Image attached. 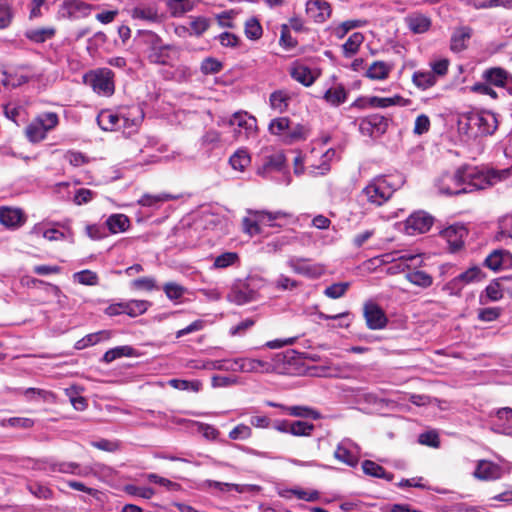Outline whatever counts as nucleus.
<instances>
[{
	"mask_svg": "<svg viewBox=\"0 0 512 512\" xmlns=\"http://www.w3.org/2000/svg\"><path fill=\"white\" fill-rule=\"evenodd\" d=\"M471 36L472 29L470 27L464 26L455 29L451 36L450 49L456 53L465 50L467 48V42L470 40Z\"/></svg>",
	"mask_w": 512,
	"mask_h": 512,
	"instance_id": "b1692460",
	"label": "nucleus"
},
{
	"mask_svg": "<svg viewBox=\"0 0 512 512\" xmlns=\"http://www.w3.org/2000/svg\"><path fill=\"white\" fill-rule=\"evenodd\" d=\"M73 277L75 281L83 285L93 286L98 284V276L91 270L76 272Z\"/></svg>",
	"mask_w": 512,
	"mask_h": 512,
	"instance_id": "774afa93",
	"label": "nucleus"
},
{
	"mask_svg": "<svg viewBox=\"0 0 512 512\" xmlns=\"http://www.w3.org/2000/svg\"><path fill=\"white\" fill-rule=\"evenodd\" d=\"M263 34L262 26L255 17L249 18L245 22V35L250 40H258Z\"/></svg>",
	"mask_w": 512,
	"mask_h": 512,
	"instance_id": "6e6d98bb",
	"label": "nucleus"
},
{
	"mask_svg": "<svg viewBox=\"0 0 512 512\" xmlns=\"http://www.w3.org/2000/svg\"><path fill=\"white\" fill-rule=\"evenodd\" d=\"M174 199V197L167 193L157 195L145 194L139 200L138 204L145 207H158L160 203Z\"/></svg>",
	"mask_w": 512,
	"mask_h": 512,
	"instance_id": "864d4df0",
	"label": "nucleus"
},
{
	"mask_svg": "<svg viewBox=\"0 0 512 512\" xmlns=\"http://www.w3.org/2000/svg\"><path fill=\"white\" fill-rule=\"evenodd\" d=\"M362 470L368 476L385 479L388 482L394 479L392 473L387 472L381 465L372 460H364L362 462Z\"/></svg>",
	"mask_w": 512,
	"mask_h": 512,
	"instance_id": "72a5a7b5",
	"label": "nucleus"
},
{
	"mask_svg": "<svg viewBox=\"0 0 512 512\" xmlns=\"http://www.w3.org/2000/svg\"><path fill=\"white\" fill-rule=\"evenodd\" d=\"M59 123V117L54 112H47L37 116L25 130L26 137L32 143L44 140L47 133L53 130Z\"/></svg>",
	"mask_w": 512,
	"mask_h": 512,
	"instance_id": "423d86ee",
	"label": "nucleus"
},
{
	"mask_svg": "<svg viewBox=\"0 0 512 512\" xmlns=\"http://www.w3.org/2000/svg\"><path fill=\"white\" fill-rule=\"evenodd\" d=\"M273 287L278 291H292L299 287L300 283L288 277L287 275L280 274L273 282Z\"/></svg>",
	"mask_w": 512,
	"mask_h": 512,
	"instance_id": "5fc2aeb1",
	"label": "nucleus"
},
{
	"mask_svg": "<svg viewBox=\"0 0 512 512\" xmlns=\"http://www.w3.org/2000/svg\"><path fill=\"white\" fill-rule=\"evenodd\" d=\"M463 178V189L465 193L485 189L499 182L508 174L507 170L497 171L494 169L484 170L478 167H461Z\"/></svg>",
	"mask_w": 512,
	"mask_h": 512,
	"instance_id": "7ed1b4c3",
	"label": "nucleus"
},
{
	"mask_svg": "<svg viewBox=\"0 0 512 512\" xmlns=\"http://www.w3.org/2000/svg\"><path fill=\"white\" fill-rule=\"evenodd\" d=\"M261 278L249 276L245 279H237L227 294V300L236 305H244L256 300L261 285Z\"/></svg>",
	"mask_w": 512,
	"mask_h": 512,
	"instance_id": "39448f33",
	"label": "nucleus"
},
{
	"mask_svg": "<svg viewBox=\"0 0 512 512\" xmlns=\"http://www.w3.org/2000/svg\"><path fill=\"white\" fill-rule=\"evenodd\" d=\"M133 19L145 20L148 22H158L160 20L158 10L155 5H139L131 10Z\"/></svg>",
	"mask_w": 512,
	"mask_h": 512,
	"instance_id": "c756f323",
	"label": "nucleus"
},
{
	"mask_svg": "<svg viewBox=\"0 0 512 512\" xmlns=\"http://www.w3.org/2000/svg\"><path fill=\"white\" fill-rule=\"evenodd\" d=\"M331 6L324 0H308L306 14L316 23H323L331 16Z\"/></svg>",
	"mask_w": 512,
	"mask_h": 512,
	"instance_id": "aec40b11",
	"label": "nucleus"
},
{
	"mask_svg": "<svg viewBox=\"0 0 512 512\" xmlns=\"http://www.w3.org/2000/svg\"><path fill=\"white\" fill-rule=\"evenodd\" d=\"M55 34L56 30L54 27H40L28 29L24 35L31 42L40 44L52 39Z\"/></svg>",
	"mask_w": 512,
	"mask_h": 512,
	"instance_id": "e433bc0d",
	"label": "nucleus"
},
{
	"mask_svg": "<svg viewBox=\"0 0 512 512\" xmlns=\"http://www.w3.org/2000/svg\"><path fill=\"white\" fill-rule=\"evenodd\" d=\"M270 364L266 361L253 358L233 359V372L259 373L268 371Z\"/></svg>",
	"mask_w": 512,
	"mask_h": 512,
	"instance_id": "412c9836",
	"label": "nucleus"
},
{
	"mask_svg": "<svg viewBox=\"0 0 512 512\" xmlns=\"http://www.w3.org/2000/svg\"><path fill=\"white\" fill-rule=\"evenodd\" d=\"M236 140H248L257 136V120L245 111L235 112L228 120Z\"/></svg>",
	"mask_w": 512,
	"mask_h": 512,
	"instance_id": "0eeeda50",
	"label": "nucleus"
},
{
	"mask_svg": "<svg viewBox=\"0 0 512 512\" xmlns=\"http://www.w3.org/2000/svg\"><path fill=\"white\" fill-rule=\"evenodd\" d=\"M164 293L166 294L167 298L176 301L180 298H182L185 293L187 292V289L175 282H167L162 287Z\"/></svg>",
	"mask_w": 512,
	"mask_h": 512,
	"instance_id": "13d9d810",
	"label": "nucleus"
},
{
	"mask_svg": "<svg viewBox=\"0 0 512 512\" xmlns=\"http://www.w3.org/2000/svg\"><path fill=\"white\" fill-rule=\"evenodd\" d=\"M467 231L462 225H451L441 231V237L449 244L451 251H457L464 245Z\"/></svg>",
	"mask_w": 512,
	"mask_h": 512,
	"instance_id": "5701e85b",
	"label": "nucleus"
},
{
	"mask_svg": "<svg viewBox=\"0 0 512 512\" xmlns=\"http://www.w3.org/2000/svg\"><path fill=\"white\" fill-rule=\"evenodd\" d=\"M410 100L405 99L400 95H394L393 97H370V106L372 108H387L390 106H407Z\"/></svg>",
	"mask_w": 512,
	"mask_h": 512,
	"instance_id": "473e14b6",
	"label": "nucleus"
},
{
	"mask_svg": "<svg viewBox=\"0 0 512 512\" xmlns=\"http://www.w3.org/2000/svg\"><path fill=\"white\" fill-rule=\"evenodd\" d=\"M27 488L31 494L39 499H50L52 497L51 489L41 483L29 482Z\"/></svg>",
	"mask_w": 512,
	"mask_h": 512,
	"instance_id": "338daca9",
	"label": "nucleus"
},
{
	"mask_svg": "<svg viewBox=\"0 0 512 512\" xmlns=\"http://www.w3.org/2000/svg\"><path fill=\"white\" fill-rule=\"evenodd\" d=\"M336 155V151L334 149H328L322 155V161L319 165L311 164L309 165V173L313 176L325 175L330 170V161Z\"/></svg>",
	"mask_w": 512,
	"mask_h": 512,
	"instance_id": "a18cd8bd",
	"label": "nucleus"
},
{
	"mask_svg": "<svg viewBox=\"0 0 512 512\" xmlns=\"http://www.w3.org/2000/svg\"><path fill=\"white\" fill-rule=\"evenodd\" d=\"M499 125L496 114L487 110H473L461 115L458 129L468 138L491 136Z\"/></svg>",
	"mask_w": 512,
	"mask_h": 512,
	"instance_id": "f257e3e1",
	"label": "nucleus"
},
{
	"mask_svg": "<svg viewBox=\"0 0 512 512\" xmlns=\"http://www.w3.org/2000/svg\"><path fill=\"white\" fill-rule=\"evenodd\" d=\"M366 24V21L362 20H348L344 21L341 24L337 25L333 28V34L339 38L342 39L345 37V35L352 29L362 27Z\"/></svg>",
	"mask_w": 512,
	"mask_h": 512,
	"instance_id": "4d7b16f0",
	"label": "nucleus"
},
{
	"mask_svg": "<svg viewBox=\"0 0 512 512\" xmlns=\"http://www.w3.org/2000/svg\"><path fill=\"white\" fill-rule=\"evenodd\" d=\"M388 118L375 113L359 120V131L363 136L378 138L383 135L388 128Z\"/></svg>",
	"mask_w": 512,
	"mask_h": 512,
	"instance_id": "9b49d317",
	"label": "nucleus"
},
{
	"mask_svg": "<svg viewBox=\"0 0 512 512\" xmlns=\"http://www.w3.org/2000/svg\"><path fill=\"white\" fill-rule=\"evenodd\" d=\"M395 187L384 176L374 178L363 190L362 195L373 205L384 204L395 191Z\"/></svg>",
	"mask_w": 512,
	"mask_h": 512,
	"instance_id": "6e6552de",
	"label": "nucleus"
},
{
	"mask_svg": "<svg viewBox=\"0 0 512 512\" xmlns=\"http://www.w3.org/2000/svg\"><path fill=\"white\" fill-rule=\"evenodd\" d=\"M405 23L414 34L427 32L431 27V19L421 13H412L406 16Z\"/></svg>",
	"mask_w": 512,
	"mask_h": 512,
	"instance_id": "393cba45",
	"label": "nucleus"
},
{
	"mask_svg": "<svg viewBox=\"0 0 512 512\" xmlns=\"http://www.w3.org/2000/svg\"><path fill=\"white\" fill-rule=\"evenodd\" d=\"M146 45V58L151 64L172 66L177 59L179 48L172 44H166L162 38L153 31H140Z\"/></svg>",
	"mask_w": 512,
	"mask_h": 512,
	"instance_id": "f03ea898",
	"label": "nucleus"
},
{
	"mask_svg": "<svg viewBox=\"0 0 512 512\" xmlns=\"http://www.w3.org/2000/svg\"><path fill=\"white\" fill-rule=\"evenodd\" d=\"M485 276V273L478 266H472L458 275L465 286L471 283L480 282L485 278Z\"/></svg>",
	"mask_w": 512,
	"mask_h": 512,
	"instance_id": "3c124183",
	"label": "nucleus"
},
{
	"mask_svg": "<svg viewBox=\"0 0 512 512\" xmlns=\"http://www.w3.org/2000/svg\"><path fill=\"white\" fill-rule=\"evenodd\" d=\"M0 222L6 227H17L23 222V213L20 209L0 208Z\"/></svg>",
	"mask_w": 512,
	"mask_h": 512,
	"instance_id": "2f4dec72",
	"label": "nucleus"
},
{
	"mask_svg": "<svg viewBox=\"0 0 512 512\" xmlns=\"http://www.w3.org/2000/svg\"><path fill=\"white\" fill-rule=\"evenodd\" d=\"M290 100V95L283 90L273 92L269 98L271 107L279 113H283L288 109Z\"/></svg>",
	"mask_w": 512,
	"mask_h": 512,
	"instance_id": "c03bdc74",
	"label": "nucleus"
},
{
	"mask_svg": "<svg viewBox=\"0 0 512 512\" xmlns=\"http://www.w3.org/2000/svg\"><path fill=\"white\" fill-rule=\"evenodd\" d=\"M391 71V65L383 61H375L368 67L365 76L371 80H384L388 78Z\"/></svg>",
	"mask_w": 512,
	"mask_h": 512,
	"instance_id": "4c0bfd02",
	"label": "nucleus"
},
{
	"mask_svg": "<svg viewBox=\"0 0 512 512\" xmlns=\"http://www.w3.org/2000/svg\"><path fill=\"white\" fill-rule=\"evenodd\" d=\"M434 218L424 211L412 213L404 222V231L408 235L423 234L430 230Z\"/></svg>",
	"mask_w": 512,
	"mask_h": 512,
	"instance_id": "ddd939ff",
	"label": "nucleus"
},
{
	"mask_svg": "<svg viewBox=\"0 0 512 512\" xmlns=\"http://www.w3.org/2000/svg\"><path fill=\"white\" fill-rule=\"evenodd\" d=\"M85 81L99 95L111 96L114 93V73L109 68L91 71L85 75Z\"/></svg>",
	"mask_w": 512,
	"mask_h": 512,
	"instance_id": "1a4fd4ad",
	"label": "nucleus"
},
{
	"mask_svg": "<svg viewBox=\"0 0 512 512\" xmlns=\"http://www.w3.org/2000/svg\"><path fill=\"white\" fill-rule=\"evenodd\" d=\"M167 5L171 14L175 17L181 16L192 9L189 0H168Z\"/></svg>",
	"mask_w": 512,
	"mask_h": 512,
	"instance_id": "69168bd1",
	"label": "nucleus"
},
{
	"mask_svg": "<svg viewBox=\"0 0 512 512\" xmlns=\"http://www.w3.org/2000/svg\"><path fill=\"white\" fill-rule=\"evenodd\" d=\"M36 468L43 471L59 472L63 474H71L80 477H88L90 475L98 477L100 471L102 470V467L100 465L82 467L77 462L56 461L52 458L37 461Z\"/></svg>",
	"mask_w": 512,
	"mask_h": 512,
	"instance_id": "20e7f679",
	"label": "nucleus"
},
{
	"mask_svg": "<svg viewBox=\"0 0 512 512\" xmlns=\"http://www.w3.org/2000/svg\"><path fill=\"white\" fill-rule=\"evenodd\" d=\"M191 367L200 370H219L233 372V359L191 361Z\"/></svg>",
	"mask_w": 512,
	"mask_h": 512,
	"instance_id": "a878e982",
	"label": "nucleus"
},
{
	"mask_svg": "<svg viewBox=\"0 0 512 512\" xmlns=\"http://www.w3.org/2000/svg\"><path fill=\"white\" fill-rule=\"evenodd\" d=\"M78 393L77 386H71L65 389V394L69 397L70 403L74 409L84 411L88 406V402L85 397L78 395Z\"/></svg>",
	"mask_w": 512,
	"mask_h": 512,
	"instance_id": "603ef678",
	"label": "nucleus"
},
{
	"mask_svg": "<svg viewBox=\"0 0 512 512\" xmlns=\"http://www.w3.org/2000/svg\"><path fill=\"white\" fill-rule=\"evenodd\" d=\"M283 410L290 416L318 420L322 418L319 411L302 405L286 406Z\"/></svg>",
	"mask_w": 512,
	"mask_h": 512,
	"instance_id": "58836bf2",
	"label": "nucleus"
},
{
	"mask_svg": "<svg viewBox=\"0 0 512 512\" xmlns=\"http://www.w3.org/2000/svg\"><path fill=\"white\" fill-rule=\"evenodd\" d=\"M502 278L493 280L486 288L485 294L486 297L490 301H498L503 297L504 288H503Z\"/></svg>",
	"mask_w": 512,
	"mask_h": 512,
	"instance_id": "bf43d9fd",
	"label": "nucleus"
},
{
	"mask_svg": "<svg viewBox=\"0 0 512 512\" xmlns=\"http://www.w3.org/2000/svg\"><path fill=\"white\" fill-rule=\"evenodd\" d=\"M407 281L421 288H428L433 283V277L422 270H412L405 274Z\"/></svg>",
	"mask_w": 512,
	"mask_h": 512,
	"instance_id": "37998d69",
	"label": "nucleus"
},
{
	"mask_svg": "<svg viewBox=\"0 0 512 512\" xmlns=\"http://www.w3.org/2000/svg\"><path fill=\"white\" fill-rule=\"evenodd\" d=\"M133 353L134 349L131 346H117L106 351L102 357V361L108 364L124 356H133Z\"/></svg>",
	"mask_w": 512,
	"mask_h": 512,
	"instance_id": "09e8293b",
	"label": "nucleus"
},
{
	"mask_svg": "<svg viewBox=\"0 0 512 512\" xmlns=\"http://www.w3.org/2000/svg\"><path fill=\"white\" fill-rule=\"evenodd\" d=\"M494 238L499 242L512 240V215H505L499 218Z\"/></svg>",
	"mask_w": 512,
	"mask_h": 512,
	"instance_id": "ea45409f",
	"label": "nucleus"
},
{
	"mask_svg": "<svg viewBox=\"0 0 512 512\" xmlns=\"http://www.w3.org/2000/svg\"><path fill=\"white\" fill-rule=\"evenodd\" d=\"M290 75L295 81L306 87L311 86L317 78V76L313 74L312 70L303 64L293 65L290 69Z\"/></svg>",
	"mask_w": 512,
	"mask_h": 512,
	"instance_id": "cd10ccee",
	"label": "nucleus"
},
{
	"mask_svg": "<svg viewBox=\"0 0 512 512\" xmlns=\"http://www.w3.org/2000/svg\"><path fill=\"white\" fill-rule=\"evenodd\" d=\"M91 5L81 0H66L58 10V19H78L90 14Z\"/></svg>",
	"mask_w": 512,
	"mask_h": 512,
	"instance_id": "4468645a",
	"label": "nucleus"
},
{
	"mask_svg": "<svg viewBox=\"0 0 512 512\" xmlns=\"http://www.w3.org/2000/svg\"><path fill=\"white\" fill-rule=\"evenodd\" d=\"M347 97L348 91L345 87L342 84H336L326 90L323 99L331 106L337 107L346 102Z\"/></svg>",
	"mask_w": 512,
	"mask_h": 512,
	"instance_id": "c85d7f7f",
	"label": "nucleus"
},
{
	"mask_svg": "<svg viewBox=\"0 0 512 512\" xmlns=\"http://www.w3.org/2000/svg\"><path fill=\"white\" fill-rule=\"evenodd\" d=\"M285 157L282 153H274L264 156L262 163L257 169V174L262 177H272L273 173H283L285 168Z\"/></svg>",
	"mask_w": 512,
	"mask_h": 512,
	"instance_id": "a211bd4d",
	"label": "nucleus"
},
{
	"mask_svg": "<svg viewBox=\"0 0 512 512\" xmlns=\"http://www.w3.org/2000/svg\"><path fill=\"white\" fill-rule=\"evenodd\" d=\"M435 186L438 192L442 195L446 196H454L459 194H464L463 189V178L461 173V168H459L455 173H444L439 178H437Z\"/></svg>",
	"mask_w": 512,
	"mask_h": 512,
	"instance_id": "f8f14e48",
	"label": "nucleus"
},
{
	"mask_svg": "<svg viewBox=\"0 0 512 512\" xmlns=\"http://www.w3.org/2000/svg\"><path fill=\"white\" fill-rule=\"evenodd\" d=\"M483 265L494 272L510 269L512 254L504 249H495L485 258Z\"/></svg>",
	"mask_w": 512,
	"mask_h": 512,
	"instance_id": "6ab92c4d",
	"label": "nucleus"
},
{
	"mask_svg": "<svg viewBox=\"0 0 512 512\" xmlns=\"http://www.w3.org/2000/svg\"><path fill=\"white\" fill-rule=\"evenodd\" d=\"M130 114L132 118H129L128 114H120L121 117V129L129 130L137 128L144 118V113L139 106L130 107Z\"/></svg>",
	"mask_w": 512,
	"mask_h": 512,
	"instance_id": "f704fd0d",
	"label": "nucleus"
},
{
	"mask_svg": "<svg viewBox=\"0 0 512 512\" xmlns=\"http://www.w3.org/2000/svg\"><path fill=\"white\" fill-rule=\"evenodd\" d=\"M151 306V302L147 300H129L127 315L130 317H137L144 314Z\"/></svg>",
	"mask_w": 512,
	"mask_h": 512,
	"instance_id": "052dcab7",
	"label": "nucleus"
},
{
	"mask_svg": "<svg viewBox=\"0 0 512 512\" xmlns=\"http://www.w3.org/2000/svg\"><path fill=\"white\" fill-rule=\"evenodd\" d=\"M238 260L239 256L237 253L225 252L215 258L213 267L216 269H224L234 265Z\"/></svg>",
	"mask_w": 512,
	"mask_h": 512,
	"instance_id": "680f3d73",
	"label": "nucleus"
},
{
	"mask_svg": "<svg viewBox=\"0 0 512 512\" xmlns=\"http://www.w3.org/2000/svg\"><path fill=\"white\" fill-rule=\"evenodd\" d=\"M99 127L104 131H115L121 129L120 114L104 110L97 117Z\"/></svg>",
	"mask_w": 512,
	"mask_h": 512,
	"instance_id": "bb28decb",
	"label": "nucleus"
},
{
	"mask_svg": "<svg viewBox=\"0 0 512 512\" xmlns=\"http://www.w3.org/2000/svg\"><path fill=\"white\" fill-rule=\"evenodd\" d=\"M229 162L233 169L244 171L250 164L251 158L245 149H239L230 157Z\"/></svg>",
	"mask_w": 512,
	"mask_h": 512,
	"instance_id": "8fccbe9b",
	"label": "nucleus"
},
{
	"mask_svg": "<svg viewBox=\"0 0 512 512\" xmlns=\"http://www.w3.org/2000/svg\"><path fill=\"white\" fill-rule=\"evenodd\" d=\"M364 41V36L360 32H355L347 39V41L342 45L343 54L345 57L349 58L355 55L361 44Z\"/></svg>",
	"mask_w": 512,
	"mask_h": 512,
	"instance_id": "49530a36",
	"label": "nucleus"
},
{
	"mask_svg": "<svg viewBox=\"0 0 512 512\" xmlns=\"http://www.w3.org/2000/svg\"><path fill=\"white\" fill-rule=\"evenodd\" d=\"M412 82L419 89L426 90L436 84L437 78L430 71L418 70L413 73Z\"/></svg>",
	"mask_w": 512,
	"mask_h": 512,
	"instance_id": "a19ab883",
	"label": "nucleus"
},
{
	"mask_svg": "<svg viewBox=\"0 0 512 512\" xmlns=\"http://www.w3.org/2000/svg\"><path fill=\"white\" fill-rule=\"evenodd\" d=\"M168 384L174 389L181 391L199 392L202 389V382L200 380H184V379H170Z\"/></svg>",
	"mask_w": 512,
	"mask_h": 512,
	"instance_id": "de8ad7c7",
	"label": "nucleus"
},
{
	"mask_svg": "<svg viewBox=\"0 0 512 512\" xmlns=\"http://www.w3.org/2000/svg\"><path fill=\"white\" fill-rule=\"evenodd\" d=\"M108 230L112 234L125 232L130 227V219L124 214H112L105 222Z\"/></svg>",
	"mask_w": 512,
	"mask_h": 512,
	"instance_id": "c9c22d12",
	"label": "nucleus"
},
{
	"mask_svg": "<svg viewBox=\"0 0 512 512\" xmlns=\"http://www.w3.org/2000/svg\"><path fill=\"white\" fill-rule=\"evenodd\" d=\"M503 469L496 463L488 460H479L473 475L480 480L491 481L502 477Z\"/></svg>",
	"mask_w": 512,
	"mask_h": 512,
	"instance_id": "4be33fe9",
	"label": "nucleus"
},
{
	"mask_svg": "<svg viewBox=\"0 0 512 512\" xmlns=\"http://www.w3.org/2000/svg\"><path fill=\"white\" fill-rule=\"evenodd\" d=\"M363 316L367 327L371 330L383 329L388 323V318L383 309L372 301H368L364 304Z\"/></svg>",
	"mask_w": 512,
	"mask_h": 512,
	"instance_id": "2eb2a0df",
	"label": "nucleus"
},
{
	"mask_svg": "<svg viewBox=\"0 0 512 512\" xmlns=\"http://www.w3.org/2000/svg\"><path fill=\"white\" fill-rule=\"evenodd\" d=\"M287 266L298 275L305 276L310 279L319 278L324 270L323 267L316 264H310L305 258L291 256L287 260Z\"/></svg>",
	"mask_w": 512,
	"mask_h": 512,
	"instance_id": "dca6fc26",
	"label": "nucleus"
},
{
	"mask_svg": "<svg viewBox=\"0 0 512 512\" xmlns=\"http://www.w3.org/2000/svg\"><path fill=\"white\" fill-rule=\"evenodd\" d=\"M284 216L285 213L281 211L274 213L267 211H256L254 212V218L246 217L243 219V230L250 236H254L260 232L259 223H270Z\"/></svg>",
	"mask_w": 512,
	"mask_h": 512,
	"instance_id": "f3484780",
	"label": "nucleus"
},
{
	"mask_svg": "<svg viewBox=\"0 0 512 512\" xmlns=\"http://www.w3.org/2000/svg\"><path fill=\"white\" fill-rule=\"evenodd\" d=\"M111 335V331L108 330H101L95 333L88 334L75 343V349L83 350L87 347L96 345L102 341H107L111 338Z\"/></svg>",
	"mask_w": 512,
	"mask_h": 512,
	"instance_id": "7c9ffc66",
	"label": "nucleus"
},
{
	"mask_svg": "<svg viewBox=\"0 0 512 512\" xmlns=\"http://www.w3.org/2000/svg\"><path fill=\"white\" fill-rule=\"evenodd\" d=\"M223 69V64L213 57L205 58L200 66V70L204 75L216 74Z\"/></svg>",
	"mask_w": 512,
	"mask_h": 512,
	"instance_id": "e2e57ef3",
	"label": "nucleus"
},
{
	"mask_svg": "<svg viewBox=\"0 0 512 512\" xmlns=\"http://www.w3.org/2000/svg\"><path fill=\"white\" fill-rule=\"evenodd\" d=\"M360 446L350 438H343L336 446L334 458L339 462L349 466L356 467L360 459Z\"/></svg>",
	"mask_w": 512,
	"mask_h": 512,
	"instance_id": "9d476101",
	"label": "nucleus"
},
{
	"mask_svg": "<svg viewBox=\"0 0 512 512\" xmlns=\"http://www.w3.org/2000/svg\"><path fill=\"white\" fill-rule=\"evenodd\" d=\"M350 284L348 282L334 283L324 290V295L331 299H338L345 295Z\"/></svg>",
	"mask_w": 512,
	"mask_h": 512,
	"instance_id": "0e129e2a",
	"label": "nucleus"
},
{
	"mask_svg": "<svg viewBox=\"0 0 512 512\" xmlns=\"http://www.w3.org/2000/svg\"><path fill=\"white\" fill-rule=\"evenodd\" d=\"M508 72L500 67H493L486 69L483 72V79L491 85L502 87L504 81L507 79Z\"/></svg>",
	"mask_w": 512,
	"mask_h": 512,
	"instance_id": "79ce46f5",
	"label": "nucleus"
}]
</instances>
